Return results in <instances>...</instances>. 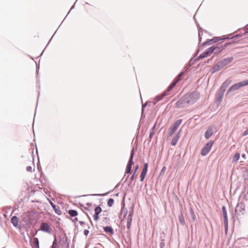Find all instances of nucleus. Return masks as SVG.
I'll list each match as a JSON object with an SVG mask.
<instances>
[{"label":"nucleus","mask_w":248,"mask_h":248,"mask_svg":"<svg viewBox=\"0 0 248 248\" xmlns=\"http://www.w3.org/2000/svg\"><path fill=\"white\" fill-rule=\"evenodd\" d=\"M97 195L102 196V195H101V194H98Z\"/></svg>","instance_id":"37"},{"label":"nucleus","mask_w":248,"mask_h":248,"mask_svg":"<svg viewBox=\"0 0 248 248\" xmlns=\"http://www.w3.org/2000/svg\"><path fill=\"white\" fill-rule=\"evenodd\" d=\"M49 202L53 209L55 210V212L58 215L61 214V211L60 210L59 207H57L52 202L50 201Z\"/></svg>","instance_id":"17"},{"label":"nucleus","mask_w":248,"mask_h":248,"mask_svg":"<svg viewBox=\"0 0 248 248\" xmlns=\"http://www.w3.org/2000/svg\"><path fill=\"white\" fill-rule=\"evenodd\" d=\"M200 94L197 92L186 94L177 101L175 106L177 108H183L188 105H192L198 100Z\"/></svg>","instance_id":"1"},{"label":"nucleus","mask_w":248,"mask_h":248,"mask_svg":"<svg viewBox=\"0 0 248 248\" xmlns=\"http://www.w3.org/2000/svg\"><path fill=\"white\" fill-rule=\"evenodd\" d=\"M75 219L77 221L78 220V218H75Z\"/></svg>","instance_id":"38"},{"label":"nucleus","mask_w":248,"mask_h":248,"mask_svg":"<svg viewBox=\"0 0 248 248\" xmlns=\"http://www.w3.org/2000/svg\"><path fill=\"white\" fill-rule=\"evenodd\" d=\"M165 169H166V167H163V169H162V170H165Z\"/></svg>","instance_id":"36"},{"label":"nucleus","mask_w":248,"mask_h":248,"mask_svg":"<svg viewBox=\"0 0 248 248\" xmlns=\"http://www.w3.org/2000/svg\"><path fill=\"white\" fill-rule=\"evenodd\" d=\"M231 80H227L224 82L222 85L221 87V90H223V91H225V89L228 87V86L231 83Z\"/></svg>","instance_id":"18"},{"label":"nucleus","mask_w":248,"mask_h":248,"mask_svg":"<svg viewBox=\"0 0 248 248\" xmlns=\"http://www.w3.org/2000/svg\"><path fill=\"white\" fill-rule=\"evenodd\" d=\"M33 247L36 248H39V240L36 237L33 239Z\"/></svg>","instance_id":"20"},{"label":"nucleus","mask_w":248,"mask_h":248,"mask_svg":"<svg viewBox=\"0 0 248 248\" xmlns=\"http://www.w3.org/2000/svg\"><path fill=\"white\" fill-rule=\"evenodd\" d=\"M154 127L152 129V130L153 131L152 132H151L150 133V138H151L152 136H153V135L154 134V131H153V130H154Z\"/></svg>","instance_id":"33"},{"label":"nucleus","mask_w":248,"mask_h":248,"mask_svg":"<svg viewBox=\"0 0 248 248\" xmlns=\"http://www.w3.org/2000/svg\"><path fill=\"white\" fill-rule=\"evenodd\" d=\"M179 138H180V135L179 134H177L175 136H174L171 141V143H170L171 144L172 146L176 145Z\"/></svg>","instance_id":"15"},{"label":"nucleus","mask_w":248,"mask_h":248,"mask_svg":"<svg viewBox=\"0 0 248 248\" xmlns=\"http://www.w3.org/2000/svg\"><path fill=\"white\" fill-rule=\"evenodd\" d=\"M138 168H139V166H138V165H137L136 166L135 168V170H134V173H133L134 174H135V173H136L137 170H138Z\"/></svg>","instance_id":"32"},{"label":"nucleus","mask_w":248,"mask_h":248,"mask_svg":"<svg viewBox=\"0 0 248 248\" xmlns=\"http://www.w3.org/2000/svg\"><path fill=\"white\" fill-rule=\"evenodd\" d=\"M184 75V72L180 73L176 78L174 81H173L171 84L170 85V86L169 87L168 90H167V92H165L162 95V97H160L158 100H160L162 97L163 96H165V95L168 94L167 93H168L169 91L172 90L173 88L175 87L176 83L181 80V78L183 77Z\"/></svg>","instance_id":"2"},{"label":"nucleus","mask_w":248,"mask_h":248,"mask_svg":"<svg viewBox=\"0 0 248 248\" xmlns=\"http://www.w3.org/2000/svg\"><path fill=\"white\" fill-rule=\"evenodd\" d=\"M229 44H225V45H224V46H220V47H219V46H217V47H213V49H214L213 50V53H215V54H218V53H219L220 52H221L224 49V47L227 46Z\"/></svg>","instance_id":"13"},{"label":"nucleus","mask_w":248,"mask_h":248,"mask_svg":"<svg viewBox=\"0 0 248 248\" xmlns=\"http://www.w3.org/2000/svg\"><path fill=\"white\" fill-rule=\"evenodd\" d=\"M40 230L44 232L50 233L51 232V229L50 226L47 223L44 222L41 223Z\"/></svg>","instance_id":"8"},{"label":"nucleus","mask_w":248,"mask_h":248,"mask_svg":"<svg viewBox=\"0 0 248 248\" xmlns=\"http://www.w3.org/2000/svg\"><path fill=\"white\" fill-rule=\"evenodd\" d=\"M26 170L28 171H32V168L31 166H28L27 167Z\"/></svg>","instance_id":"30"},{"label":"nucleus","mask_w":248,"mask_h":248,"mask_svg":"<svg viewBox=\"0 0 248 248\" xmlns=\"http://www.w3.org/2000/svg\"><path fill=\"white\" fill-rule=\"evenodd\" d=\"M11 221L13 225L16 227L18 225L19 219L16 217L14 216L11 218Z\"/></svg>","instance_id":"16"},{"label":"nucleus","mask_w":248,"mask_h":248,"mask_svg":"<svg viewBox=\"0 0 248 248\" xmlns=\"http://www.w3.org/2000/svg\"><path fill=\"white\" fill-rule=\"evenodd\" d=\"M213 129L211 127H209L205 133V138L208 139L213 134Z\"/></svg>","instance_id":"14"},{"label":"nucleus","mask_w":248,"mask_h":248,"mask_svg":"<svg viewBox=\"0 0 248 248\" xmlns=\"http://www.w3.org/2000/svg\"><path fill=\"white\" fill-rule=\"evenodd\" d=\"M56 246H57L56 239H55V240L53 242L51 248H59L58 247H57Z\"/></svg>","instance_id":"28"},{"label":"nucleus","mask_w":248,"mask_h":248,"mask_svg":"<svg viewBox=\"0 0 248 248\" xmlns=\"http://www.w3.org/2000/svg\"><path fill=\"white\" fill-rule=\"evenodd\" d=\"M182 123V120H178L176 121L171 126L170 128L169 136H171L177 130L178 127Z\"/></svg>","instance_id":"5"},{"label":"nucleus","mask_w":248,"mask_h":248,"mask_svg":"<svg viewBox=\"0 0 248 248\" xmlns=\"http://www.w3.org/2000/svg\"><path fill=\"white\" fill-rule=\"evenodd\" d=\"M68 214L71 217H76L78 215V212L74 210H69Z\"/></svg>","instance_id":"21"},{"label":"nucleus","mask_w":248,"mask_h":248,"mask_svg":"<svg viewBox=\"0 0 248 248\" xmlns=\"http://www.w3.org/2000/svg\"><path fill=\"white\" fill-rule=\"evenodd\" d=\"M148 165L147 163H145L144 165L143 168L142 170V171L140 174V181H143L145 178V177L146 176L147 169H148Z\"/></svg>","instance_id":"11"},{"label":"nucleus","mask_w":248,"mask_h":248,"mask_svg":"<svg viewBox=\"0 0 248 248\" xmlns=\"http://www.w3.org/2000/svg\"><path fill=\"white\" fill-rule=\"evenodd\" d=\"M248 85V80L243 81L232 85L228 90V92L231 91H235L239 89L240 88Z\"/></svg>","instance_id":"4"},{"label":"nucleus","mask_w":248,"mask_h":248,"mask_svg":"<svg viewBox=\"0 0 248 248\" xmlns=\"http://www.w3.org/2000/svg\"><path fill=\"white\" fill-rule=\"evenodd\" d=\"M213 47H211L207 49L204 52H203L202 54L199 56L200 58H203L208 56L210 54L213 53Z\"/></svg>","instance_id":"10"},{"label":"nucleus","mask_w":248,"mask_h":248,"mask_svg":"<svg viewBox=\"0 0 248 248\" xmlns=\"http://www.w3.org/2000/svg\"><path fill=\"white\" fill-rule=\"evenodd\" d=\"M245 209V205L243 202H239L237 204L235 211L236 213L237 212H240L242 214H243L244 211Z\"/></svg>","instance_id":"9"},{"label":"nucleus","mask_w":248,"mask_h":248,"mask_svg":"<svg viewBox=\"0 0 248 248\" xmlns=\"http://www.w3.org/2000/svg\"><path fill=\"white\" fill-rule=\"evenodd\" d=\"M242 157H243L244 158H245L246 157V155H245V154H243V155H242Z\"/></svg>","instance_id":"35"},{"label":"nucleus","mask_w":248,"mask_h":248,"mask_svg":"<svg viewBox=\"0 0 248 248\" xmlns=\"http://www.w3.org/2000/svg\"><path fill=\"white\" fill-rule=\"evenodd\" d=\"M114 203V200L112 199H109L108 201V205L109 207H111Z\"/></svg>","instance_id":"25"},{"label":"nucleus","mask_w":248,"mask_h":248,"mask_svg":"<svg viewBox=\"0 0 248 248\" xmlns=\"http://www.w3.org/2000/svg\"><path fill=\"white\" fill-rule=\"evenodd\" d=\"M102 211V209L100 206L95 207L94 209L95 214L93 215V218L95 221H97L99 219V214Z\"/></svg>","instance_id":"12"},{"label":"nucleus","mask_w":248,"mask_h":248,"mask_svg":"<svg viewBox=\"0 0 248 248\" xmlns=\"http://www.w3.org/2000/svg\"><path fill=\"white\" fill-rule=\"evenodd\" d=\"M240 156V155L239 153H236V154H235V155L232 157V161L233 162H237L239 160Z\"/></svg>","instance_id":"22"},{"label":"nucleus","mask_w":248,"mask_h":248,"mask_svg":"<svg viewBox=\"0 0 248 248\" xmlns=\"http://www.w3.org/2000/svg\"><path fill=\"white\" fill-rule=\"evenodd\" d=\"M224 223L225 225V230L226 231L228 230V219L224 220Z\"/></svg>","instance_id":"27"},{"label":"nucleus","mask_w":248,"mask_h":248,"mask_svg":"<svg viewBox=\"0 0 248 248\" xmlns=\"http://www.w3.org/2000/svg\"><path fill=\"white\" fill-rule=\"evenodd\" d=\"M179 221L181 225H184L185 224V221L184 218V217L182 214L179 216L178 217Z\"/></svg>","instance_id":"24"},{"label":"nucleus","mask_w":248,"mask_h":248,"mask_svg":"<svg viewBox=\"0 0 248 248\" xmlns=\"http://www.w3.org/2000/svg\"><path fill=\"white\" fill-rule=\"evenodd\" d=\"M214 144V141H210L202 148L201 151V155L205 156L208 154Z\"/></svg>","instance_id":"6"},{"label":"nucleus","mask_w":248,"mask_h":248,"mask_svg":"<svg viewBox=\"0 0 248 248\" xmlns=\"http://www.w3.org/2000/svg\"><path fill=\"white\" fill-rule=\"evenodd\" d=\"M131 221H132V218L131 217H129L128 220H127V227L128 229H129L131 227Z\"/></svg>","instance_id":"26"},{"label":"nucleus","mask_w":248,"mask_h":248,"mask_svg":"<svg viewBox=\"0 0 248 248\" xmlns=\"http://www.w3.org/2000/svg\"><path fill=\"white\" fill-rule=\"evenodd\" d=\"M233 60V58L232 57H229V58H225V59H224L223 60H222V61H220L218 64L214 67V69H215V70L217 71V70H218L219 69V67H223L224 66H225V65L228 64L229 63H230V62H232V61Z\"/></svg>","instance_id":"3"},{"label":"nucleus","mask_w":248,"mask_h":248,"mask_svg":"<svg viewBox=\"0 0 248 248\" xmlns=\"http://www.w3.org/2000/svg\"><path fill=\"white\" fill-rule=\"evenodd\" d=\"M104 230L106 232L110 234H112L113 233V230L111 227L108 226L104 227Z\"/></svg>","instance_id":"19"},{"label":"nucleus","mask_w":248,"mask_h":248,"mask_svg":"<svg viewBox=\"0 0 248 248\" xmlns=\"http://www.w3.org/2000/svg\"><path fill=\"white\" fill-rule=\"evenodd\" d=\"M134 175H135V174H133V175L131 176V180H133Z\"/></svg>","instance_id":"34"},{"label":"nucleus","mask_w":248,"mask_h":248,"mask_svg":"<svg viewBox=\"0 0 248 248\" xmlns=\"http://www.w3.org/2000/svg\"><path fill=\"white\" fill-rule=\"evenodd\" d=\"M133 156H134V151L132 150L131 153V155L130 156V158L129 159L128 163L126 168L125 173L130 174L131 173L132 166L134 164V162L133 161Z\"/></svg>","instance_id":"7"},{"label":"nucleus","mask_w":248,"mask_h":248,"mask_svg":"<svg viewBox=\"0 0 248 248\" xmlns=\"http://www.w3.org/2000/svg\"><path fill=\"white\" fill-rule=\"evenodd\" d=\"M89 233V231L87 230H85L84 231V234L87 236Z\"/></svg>","instance_id":"31"},{"label":"nucleus","mask_w":248,"mask_h":248,"mask_svg":"<svg viewBox=\"0 0 248 248\" xmlns=\"http://www.w3.org/2000/svg\"><path fill=\"white\" fill-rule=\"evenodd\" d=\"M248 135V128L242 134L243 136H246Z\"/></svg>","instance_id":"29"},{"label":"nucleus","mask_w":248,"mask_h":248,"mask_svg":"<svg viewBox=\"0 0 248 248\" xmlns=\"http://www.w3.org/2000/svg\"><path fill=\"white\" fill-rule=\"evenodd\" d=\"M222 211L224 217V220L228 219L227 211L224 206H223L222 207Z\"/></svg>","instance_id":"23"}]
</instances>
